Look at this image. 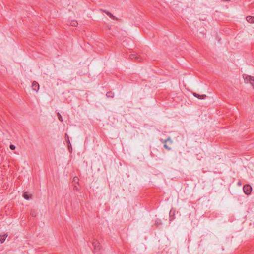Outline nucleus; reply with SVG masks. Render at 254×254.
<instances>
[{
    "label": "nucleus",
    "mask_w": 254,
    "mask_h": 254,
    "mask_svg": "<svg viewBox=\"0 0 254 254\" xmlns=\"http://www.w3.org/2000/svg\"><path fill=\"white\" fill-rule=\"evenodd\" d=\"M193 95L199 99H204L206 98V95H199L196 93H194Z\"/></svg>",
    "instance_id": "0eeeda50"
},
{
    "label": "nucleus",
    "mask_w": 254,
    "mask_h": 254,
    "mask_svg": "<svg viewBox=\"0 0 254 254\" xmlns=\"http://www.w3.org/2000/svg\"><path fill=\"white\" fill-rule=\"evenodd\" d=\"M7 236V235L5 234L0 236V242L1 243H3L4 242Z\"/></svg>",
    "instance_id": "1a4fd4ad"
},
{
    "label": "nucleus",
    "mask_w": 254,
    "mask_h": 254,
    "mask_svg": "<svg viewBox=\"0 0 254 254\" xmlns=\"http://www.w3.org/2000/svg\"><path fill=\"white\" fill-rule=\"evenodd\" d=\"M78 178L77 177H74L73 179V181L75 183H78Z\"/></svg>",
    "instance_id": "2eb2a0df"
},
{
    "label": "nucleus",
    "mask_w": 254,
    "mask_h": 254,
    "mask_svg": "<svg viewBox=\"0 0 254 254\" xmlns=\"http://www.w3.org/2000/svg\"><path fill=\"white\" fill-rule=\"evenodd\" d=\"M129 57L131 60H136L138 61H140L142 60V58L141 57H140L136 53L132 54L130 55Z\"/></svg>",
    "instance_id": "f03ea898"
},
{
    "label": "nucleus",
    "mask_w": 254,
    "mask_h": 254,
    "mask_svg": "<svg viewBox=\"0 0 254 254\" xmlns=\"http://www.w3.org/2000/svg\"><path fill=\"white\" fill-rule=\"evenodd\" d=\"M100 11H102V12L106 13L110 18H111L113 19H117V18L116 17H115L111 12L107 11L106 10H103V9H100Z\"/></svg>",
    "instance_id": "423d86ee"
},
{
    "label": "nucleus",
    "mask_w": 254,
    "mask_h": 254,
    "mask_svg": "<svg viewBox=\"0 0 254 254\" xmlns=\"http://www.w3.org/2000/svg\"><path fill=\"white\" fill-rule=\"evenodd\" d=\"M92 245L94 248L95 251H98L100 250L101 245L98 241L94 240L92 243Z\"/></svg>",
    "instance_id": "f257e3e1"
},
{
    "label": "nucleus",
    "mask_w": 254,
    "mask_h": 254,
    "mask_svg": "<svg viewBox=\"0 0 254 254\" xmlns=\"http://www.w3.org/2000/svg\"><path fill=\"white\" fill-rule=\"evenodd\" d=\"M68 137V148H69V151H71V150H72V147H71V144L69 142V137Z\"/></svg>",
    "instance_id": "ddd939ff"
},
{
    "label": "nucleus",
    "mask_w": 254,
    "mask_h": 254,
    "mask_svg": "<svg viewBox=\"0 0 254 254\" xmlns=\"http://www.w3.org/2000/svg\"><path fill=\"white\" fill-rule=\"evenodd\" d=\"M23 197L25 199L28 200L31 197V195H29L28 192H25L23 194Z\"/></svg>",
    "instance_id": "9d476101"
},
{
    "label": "nucleus",
    "mask_w": 254,
    "mask_h": 254,
    "mask_svg": "<svg viewBox=\"0 0 254 254\" xmlns=\"http://www.w3.org/2000/svg\"><path fill=\"white\" fill-rule=\"evenodd\" d=\"M248 79L249 80V82L250 84L253 86V88H254V77L250 76L248 77Z\"/></svg>",
    "instance_id": "6e6552de"
},
{
    "label": "nucleus",
    "mask_w": 254,
    "mask_h": 254,
    "mask_svg": "<svg viewBox=\"0 0 254 254\" xmlns=\"http://www.w3.org/2000/svg\"><path fill=\"white\" fill-rule=\"evenodd\" d=\"M106 96L108 98H113L114 94L111 92H108L106 93Z\"/></svg>",
    "instance_id": "9b49d317"
},
{
    "label": "nucleus",
    "mask_w": 254,
    "mask_h": 254,
    "mask_svg": "<svg viewBox=\"0 0 254 254\" xmlns=\"http://www.w3.org/2000/svg\"><path fill=\"white\" fill-rule=\"evenodd\" d=\"M244 190L247 194H249L251 192L252 188L249 185H245L244 187Z\"/></svg>",
    "instance_id": "39448f33"
},
{
    "label": "nucleus",
    "mask_w": 254,
    "mask_h": 254,
    "mask_svg": "<svg viewBox=\"0 0 254 254\" xmlns=\"http://www.w3.org/2000/svg\"><path fill=\"white\" fill-rule=\"evenodd\" d=\"M162 142H163L164 143V147L167 150H171V147H169L167 144H166V143L167 142H169L170 143V144H172V141L171 140L170 138V137H168L167 139L165 140H163L162 141Z\"/></svg>",
    "instance_id": "7ed1b4c3"
},
{
    "label": "nucleus",
    "mask_w": 254,
    "mask_h": 254,
    "mask_svg": "<svg viewBox=\"0 0 254 254\" xmlns=\"http://www.w3.org/2000/svg\"><path fill=\"white\" fill-rule=\"evenodd\" d=\"M31 215H32L33 217H34V216H36V214H35V212H31Z\"/></svg>",
    "instance_id": "f3484780"
},
{
    "label": "nucleus",
    "mask_w": 254,
    "mask_h": 254,
    "mask_svg": "<svg viewBox=\"0 0 254 254\" xmlns=\"http://www.w3.org/2000/svg\"><path fill=\"white\" fill-rule=\"evenodd\" d=\"M58 119H59V120L60 121L62 122L63 120V118H62V117L61 115L59 113H58Z\"/></svg>",
    "instance_id": "4468645a"
},
{
    "label": "nucleus",
    "mask_w": 254,
    "mask_h": 254,
    "mask_svg": "<svg viewBox=\"0 0 254 254\" xmlns=\"http://www.w3.org/2000/svg\"><path fill=\"white\" fill-rule=\"evenodd\" d=\"M32 88L33 90L37 92L39 90V85L37 82L33 81L32 84Z\"/></svg>",
    "instance_id": "20e7f679"
},
{
    "label": "nucleus",
    "mask_w": 254,
    "mask_h": 254,
    "mask_svg": "<svg viewBox=\"0 0 254 254\" xmlns=\"http://www.w3.org/2000/svg\"><path fill=\"white\" fill-rule=\"evenodd\" d=\"M231 0H225V1H231Z\"/></svg>",
    "instance_id": "a211bd4d"
},
{
    "label": "nucleus",
    "mask_w": 254,
    "mask_h": 254,
    "mask_svg": "<svg viewBox=\"0 0 254 254\" xmlns=\"http://www.w3.org/2000/svg\"><path fill=\"white\" fill-rule=\"evenodd\" d=\"M10 149L14 150L15 149V146L14 145L11 144L9 146Z\"/></svg>",
    "instance_id": "dca6fc26"
},
{
    "label": "nucleus",
    "mask_w": 254,
    "mask_h": 254,
    "mask_svg": "<svg viewBox=\"0 0 254 254\" xmlns=\"http://www.w3.org/2000/svg\"><path fill=\"white\" fill-rule=\"evenodd\" d=\"M70 25L71 26H76L78 24V23L76 21H72L70 23Z\"/></svg>",
    "instance_id": "f8f14e48"
}]
</instances>
